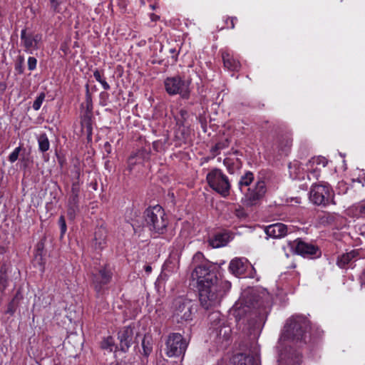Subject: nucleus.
<instances>
[{
	"label": "nucleus",
	"mask_w": 365,
	"mask_h": 365,
	"mask_svg": "<svg viewBox=\"0 0 365 365\" xmlns=\"http://www.w3.org/2000/svg\"><path fill=\"white\" fill-rule=\"evenodd\" d=\"M203 259V255L200 252L196 253L192 258V263L195 265L196 262Z\"/></svg>",
	"instance_id": "obj_42"
},
{
	"label": "nucleus",
	"mask_w": 365,
	"mask_h": 365,
	"mask_svg": "<svg viewBox=\"0 0 365 365\" xmlns=\"http://www.w3.org/2000/svg\"><path fill=\"white\" fill-rule=\"evenodd\" d=\"M230 329L229 327H220V330L216 331V334H217V336H219L220 338H221V336H222V338L225 340H228L229 337H230Z\"/></svg>",
	"instance_id": "obj_35"
},
{
	"label": "nucleus",
	"mask_w": 365,
	"mask_h": 365,
	"mask_svg": "<svg viewBox=\"0 0 365 365\" xmlns=\"http://www.w3.org/2000/svg\"><path fill=\"white\" fill-rule=\"evenodd\" d=\"M166 92L171 96L179 94L182 98L190 97V83L181 77L173 76L167 78L164 81Z\"/></svg>",
	"instance_id": "obj_7"
},
{
	"label": "nucleus",
	"mask_w": 365,
	"mask_h": 365,
	"mask_svg": "<svg viewBox=\"0 0 365 365\" xmlns=\"http://www.w3.org/2000/svg\"><path fill=\"white\" fill-rule=\"evenodd\" d=\"M234 307L236 317L242 318L247 314L250 317L255 315L257 318L256 322H261L265 313L263 309V302L257 291L253 289L245 291Z\"/></svg>",
	"instance_id": "obj_1"
},
{
	"label": "nucleus",
	"mask_w": 365,
	"mask_h": 365,
	"mask_svg": "<svg viewBox=\"0 0 365 365\" xmlns=\"http://www.w3.org/2000/svg\"><path fill=\"white\" fill-rule=\"evenodd\" d=\"M112 273L106 268L101 269L98 274L93 276L95 289L99 292L103 285L107 284L111 279Z\"/></svg>",
	"instance_id": "obj_17"
},
{
	"label": "nucleus",
	"mask_w": 365,
	"mask_h": 365,
	"mask_svg": "<svg viewBox=\"0 0 365 365\" xmlns=\"http://www.w3.org/2000/svg\"><path fill=\"white\" fill-rule=\"evenodd\" d=\"M250 267L251 264L247 259L236 257L230 261L229 269L232 274L238 277L245 274Z\"/></svg>",
	"instance_id": "obj_15"
},
{
	"label": "nucleus",
	"mask_w": 365,
	"mask_h": 365,
	"mask_svg": "<svg viewBox=\"0 0 365 365\" xmlns=\"http://www.w3.org/2000/svg\"><path fill=\"white\" fill-rule=\"evenodd\" d=\"M301 361V356L299 354L295 355V359H293V364L294 365H299Z\"/></svg>",
	"instance_id": "obj_48"
},
{
	"label": "nucleus",
	"mask_w": 365,
	"mask_h": 365,
	"mask_svg": "<svg viewBox=\"0 0 365 365\" xmlns=\"http://www.w3.org/2000/svg\"><path fill=\"white\" fill-rule=\"evenodd\" d=\"M206 180L209 186L222 197L229 195L231 185L227 176L220 169H212L207 174Z\"/></svg>",
	"instance_id": "obj_6"
},
{
	"label": "nucleus",
	"mask_w": 365,
	"mask_h": 365,
	"mask_svg": "<svg viewBox=\"0 0 365 365\" xmlns=\"http://www.w3.org/2000/svg\"><path fill=\"white\" fill-rule=\"evenodd\" d=\"M45 93H41L36 98V100L34 101V103H33V108L35 110H38L40 109L44 99H45Z\"/></svg>",
	"instance_id": "obj_36"
},
{
	"label": "nucleus",
	"mask_w": 365,
	"mask_h": 365,
	"mask_svg": "<svg viewBox=\"0 0 365 365\" xmlns=\"http://www.w3.org/2000/svg\"><path fill=\"white\" fill-rule=\"evenodd\" d=\"M23 61H24V58L20 57V63H19V65L16 66V69L18 70L20 73H23V69L21 67V63H23Z\"/></svg>",
	"instance_id": "obj_47"
},
{
	"label": "nucleus",
	"mask_w": 365,
	"mask_h": 365,
	"mask_svg": "<svg viewBox=\"0 0 365 365\" xmlns=\"http://www.w3.org/2000/svg\"><path fill=\"white\" fill-rule=\"evenodd\" d=\"M133 160H134V156H130L128 159V169L129 170L130 172L133 170V165L135 163V162Z\"/></svg>",
	"instance_id": "obj_43"
},
{
	"label": "nucleus",
	"mask_w": 365,
	"mask_h": 365,
	"mask_svg": "<svg viewBox=\"0 0 365 365\" xmlns=\"http://www.w3.org/2000/svg\"><path fill=\"white\" fill-rule=\"evenodd\" d=\"M38 144L39 150L44 153L49 150L50 143L48 138L46 134H41L38 138Z\"/></svg>",
	"instance_id": "obj_26"
},
{
	"label": "nucleus",
	"mask_w": 365,
	"mask_h": 365,
	"mask_svg": "<svg viewBox=\"0 0 365 365\" xmlns=\"http://www.w3.org/2000/svg\"><path fill=\"white\" fill-rule=\"evenodd\" d=\"M235 359L237 360V363L235 365H258L257 360L250 356L240 354ZM235 362L236 360H235Z\"/></svg>",
	"instance_id": "obj_25"
},
{
	"label": "nucleus",
	"mask_w": 365,
	"mask_h": 365,
	"mask_svg": "<svg viewBox=\"0 0 365 365\" xmlns=\"http://www.w3.org/2000/svg\"><path fill=\"white\" fill-rule=\"evenodd\" d=\"M360 282L362 287H365V269L360 275Z\"/></svg>",
	"instance_id": "obj_46"
},
{
	"label": "nucleus",
	"mask_w": 365,
	"mask_h": 365,
	"mask_svg": "<svg viewBox=\"0 0 365 365\" xmlns=\"http://www.w3.org/2000/svg\"><path fill=\"white\" fill-rule=\"evenodd\" d=\"M333 193L328 184L312 185L309 192V199L315 205H327L335 204Z\"/></svg>",
	"instance_id": "obj_8"
},
{
	"label": "nucleus",
	"mask_w": 365,
	"mask_h": 365,
	"mask_svg": "<svg viewBox=\"0 0 365 365\" xmlns=\"http://www.w3.org/2000/svg\"><path fill=\"white\" fill-rule=\"evenodd\" d=\"M78 196L71 195L68 202V215L70 218H74L76 212L78 211Z\"/></svg>",
	"instance_id": "obj_23"
},
{
	"label": "nucleus",
	"mask_w": 365,
	"mask_h": 365,
	"mask_svg": "<svg viewBox=\"0 0 365 365\" xmlns=\"http://www.w3.org/2000/svg\"><path fill=\"white\" fill-rule=\"evenodd\" d=\"M110 365H118V364H111Z\"/></svg>",
	"instance_id": "obj_54"
},
{
	"label": "nucleus",
	"mask_w": 365,
	"mask_h": 365,
	"mask_svg": "<svg viewBox=\"0 0 365 365\" xmlns=\"http://www.w3.org/2000/svg\"><path fill=\"white\" fill-rule=\"evenodd\" d=\"M266 234L273 238L284 237L288 232L287 227L282 223H275L268 225L265 228Z\"/></svg>",
	"instance_id": "obj_18"
},
{
	"label": "nucleus",
	"mask_w": 365,
	"mask_h": 365,
	"mask_svg": "<svg viewBox=\"0 0 365 365\" xmlns=\"http://www.w3.org/2000/svg\"><path fill=\"white\" fill-rule=\"evenodd\" d=\"M230 241V235L227 232H219L208 240L209 245L212 248H219L225 246Z\"/></svg>",
	"instance_id": "obj_20"
},
{
	"label": "nucleus",
	"mask_w": 365,
	"mask_h": 365,
	"mask_svg": "<svg viewBox=\"0 0 365 365\" xmlns=\"http://www.w3.org/2000/svg\"><path fill=\"white\" fill-rule=\"evenodd\" d=\"M349 212H352L355 216H359L361 215H365V201L361 202L357 205H353L349 209Z\"/></svg>",
	"instance_id": "obj_27"
},
{
	"label": "nucleus",
	"mask_w": 365,
	"mask_h": 365,
	"mask_svg": "<svg viewBox=\"0 0 365 365\" xmlns=\"http://www.w3.org/2000/svg\"><path fill=\"white\" fill-rule=\"evenodd\" d=\"M223 164L230 174H235L242 166L241 162L237 158H226L223 160Z\"/></svg>",
	"instance_id": "obj_22"
},
{
	"label": "nucleus",
	"mask_w": 365,
	"mask_h": 365,
	"mask_svg": "<svg viewBox=\"0 0 365 365\" xmlns=\"http://www.w3.org/2000/svg\"><path fill=\"white\" fill-rule=\"evenodd\" d=\"M21 150V147L19 146L16 148L14 151L9 155V160L13 163L17 160L19 153Z\"/></svg>",
	"instance_id": "obj_38"
},
{
	"label": "nucleus",
	"mask_w": 365,
	"mask_h": 365,
	"mask_svg": "<svg viewBox=\"0 0 365 365\" xmlns=\"http://www.w3.org/2000/svg\"><path fill=\"white\" fill-rule=\"evenodd\" d=\"M53 365H60V364H53Z\"/></svg>",
	"instance_id": "obj_55"
},
{
	"label": "nucleus",
	"mask_w": 365,
	"mask_h": 365,
	"mask_svg": "<svg viewBox=\"0 0 365 365\" xmlns=\"http://www.w3.org/2000/svg\"><path fill=\"white\" fill-rule=\"evenodd\" d=\"M151 270H152V267L150 265H146L145 267V271L147 272V273H150L151 272Z\"/></svg>",
	"instance_id": "obj_51"
},
{
	"label": "nucleus",
	"mask_w": 365,
	"mask_h": 365,
	"mask_svg": "<svg viewBox=\"0 0 365 365\" xmlns=\"http://www.w3.org/2000/svg\"><path fill=\"white\" fill-rule=\"evenodd\" d=\"M209 317L211 322L212 320L215 321L216 319H218L220 321V314L218 312L212 313Z\"/></svg>",
	"instance_id": "obj_44"
},
{
	"label": "nucleus",
	"mask_w": 365,
	"mask_h": 365,
	"mask_svg": "<svg viewBox=\"0 0 365 365\" xmlns=\"http://www.w3.org/2000/svg\"><path fill=\"white\" fill-rule=\"evenodd\" d=\"M165 344L167 356L173 357L183 355L188 343L180 334L173 333L168 336Z\"/></svg>",
	"instance_id": "obj_9"
},
{
	"label": "nucleus",
	"mask_w": 365,
	"mask_h": 365,
	"mask_svg": "<svg viewBox=\"0 0 365 365\" xmlns=\"http://www.w3.org/2000/svg\"><path fill=\"white\" fill-rule=\"evenodd\" d=\"M170 52H171V53H175V49H170Z\"/></svg>",
	"instance_id": "obj_53"
},
{
	"label": "nucleus",
	"mask_w": 365,
	"mask_h": 365,
	"mask_svg": "<svg viewBox=\"0 0 365 365\" xmlns=\"http://www.w3.org/2000/svg\"><path fill=\"white\" fill-rule=\"evenodd\" d=\"M254 180V175L252 172L247 171L243 175L241 176L238 187L241 192H243L244 188L248 187Z\"/></svg>",
	"instance_id": "obj_24"
},
{
	"label": "nucleus",
	"mask_w": 365,
	"mask_h": 365,
	"mask_svg": "<svg viewBox=\"0 0 365 365\" xmlns=\"http://www.w3.org/2000/svg\"><path fill=\"white\" fill-rule=\"evenodd\" d=\"M350 255L348 253L342 255L337 260V264L339 267L343 268L352 260L350 257Z\"/></svg>",
	"instance_id": "obj_32"
},
{
	"label": "nucleus",
	"mask_w": 365,
	"mask_h": 365,
	"mask_svg": "<svg viewBox=\"0 0 365 365\" xmlns=\"http://www.w3.org/2000/svg\"><path fill=\"white\" fill-rule=\"evenodd\" d=\"M309 328V322L306 317L300 315L293 316L287 321L280 339L304 340Z\"/></svg>",
	"instance_id": "obj_3"
},
{
	"label": "nucleus",
	"mask_w": 365,
	"mask_h": 365,
	"mask_svg": "<svg viewBox=\"0 0 365 365\" xmlns=\"http://www.w3.org/2000/svg\"><path fill=\"white\" fill-rule=\"evenodd\" d=\"M294 249L297 254L304 257H309L319 255L317 247L302 240L297 241Z\"/></svg>",
	"instance_id": "obj_16"
},
{
	"label": "nucleus",
	"mask_w": 365,
	"mask_h": 365,
	"mask_svg": "<svg viewBox=\"0 0 365 365\" xmlns=\"http://www.w3.org/2000/svg\"><path fill=\"white\" fill-rule=\"evenodd\" d=\"M63 2V0H50L51 7L53 11L56 13L61 12V5Z\"/></svg>",
	"instance_id": "obj_37"
},
{
	"label": "nucleus",
	"mask_w": 365,
	"mask_h": 365,
	"mask_svg": "<svg viewBox=\"0 0 365 365\" xmlns=\"http://www.w3.org/2000/svg\"><path fill=\"white\" fill-rule=\"evenodd\" d=\"M349 255H350V257L351 259H354L358 255V252L356 250H352L350 252H348Z\"/></svg>",
	"instance_id": "obj_49"
},
{
	"label": "nucleus",
	"mask_w": 365,
	"mask_h": 365,
	"mask_svg": "<svg viewBox=\"0 0 365 365\" xmlns=\"http://www.w3.org/2000/svg\"><path fill=\"white\" fill-rule=\"evenodd\" d=\"M267 192L265 182L262 180H258L255 185L249 187L245 195L244 204L246 206H253L264 196Z\"/></svg>",
	"instance_id": "obj_11"
},
{
	"label": "nucleus",
	"mask_w": 365,
	"mask_h": 365,
	"mask_svg": "<svg viewBox=\"0 0 365 365\" xmlns=\"http://www.w3.org/2000/svg\"><path fill=\"white\" fill-rule=\"evenodd\" d=\"M304 165L293 163L289 165V173L290 175L294 178L299 180H304L307 177L306 171H302V168Z\"/></svg>",
	"instance_id": "obj_21"
},
{
	"label": "nucleus",
	"mask_w": 365,
	"mask_h": 365,
	"mask_svg": "<svg viewBox=\"0 0 365 365\" xmlns=\"http://www.w3.org/2000/svg\"><path fill=\"white\" fill-rule=\"evenodd\" d=\"M80 192V185L78 182H73L71 187V195L78 196Z\"/></svg>",
	"instance_id": "obj_41"
},
{
	"label": "nucleus",
	"mask_w": 365,
	"mask_h": 365,
	"mask_svg": "<svg viewBox=\"0 0 365 365\" xmlns=\"http://www.w3.org/2000/svg\"><path fill=\"white\" fill-rule=\"evenodd\" d=\"M227 146V143H217L213 147L211 148V153L215 156L220 153V151Z\"/></svg>",
	"instance_id": "obj_34"
},
{
	"label": "nucleus",
	"mask_w": 365,
	"mask_h": 365,
	"mask_svg": "<svg viewBox=\"0 0 365 365\" xmlns=\"http://www.w3.org/2000/svg\"><path fill=\"white\" fill-rule=\"evenodd\" d=\"M224 66L229 71H236L240 68V61L229 51H222Z\"/></svg>",
	"instance_id": "obj_19"
},
{
	"label": "nucleus",
	"mask_w": 365,
	"mask_h": 365,
	"mask_svg": "<svg viewBox=\"0 0 365 365\" xmlns=\"http://www.w3.org/2000/svg\"><path fill=\"white\" fill-rule=\"evenodd\" d=\"M0 284H1L3 289L7 286L6 279L3 274L0 277Z\"/></svg>",
	"instance_id": "obj_45"
},
{
	"label": "nucleus",
	"mask_w": 365,
	"mask_h": 365,
	"mask_svg": "<svg viewBox=\"0 0 365 365\" xmlns=\"http://www.w3.org/2000/svg\"><path fill=\"white\" fill-rule=\"evenodd\" d=\"M120 349L125 352L134 342V331L130 326L122 328L118 334Z\"/></svg>",
	"instance_id": "obj_14"
},
{
	"label": "nucleus",
	"mask_w": 365,
	"mask_h": 365,
	"mask_svg": "<svg viewBox=\"0 0 365 365\" xmlns=\"http://www.w3.org/2000/svg\"><path fill=\"white\" fill-rule=\"evenodd\" d=\"M41 39V34L27 33L26 29L21 31V43L27 53H32L34 51L38 49Z\"/></svg>",
	"instance_id": "obj_13"
},
{
	"label": "nucleus",
	"mask_w": 365,
	"mask_h": 365,
	"mask_svg": "<svg viewBox=\"0 0 365 365\" xmlns=\"http://www.w3.org/2000/svg\"><path fill=\"white\" fill-rule=\"evenodd\" d=\"M133 228V230L135 232H138V229L140 227V226H138L135 223H132L131 224Z\"/></svg>",
	"instance_id": "obj_52"
},
{
	"label": "nucleus",
	"mask_w": 365,
	"mask_h": 365,
	"mask_svg": "<svg viewBox=\"0 0 365 365\" xmlns=\"http://www.w3.org/2000/svg\"><path fill=\"white\" fill-rule=\"evenodd\" d=\"M93 76L95 79L101 84L104 90L107 91L110 89V87L109 84L106 81L105 78L103 77V76L101 75V72L98 70L94 71Z\"/></svg>",
	"instance_id": "obj_28"
},
{
	"label": "nucleus",
	"mask_w": 365,
	"mask_h": 365,
	"mask_svg": "<svg viewBox=\"0 0 365 365\" xmlns=\"http://www.w3.org/2000/svg\"><path fill=\"white\" fill-rule=\"evenodd\" d=\"M36 64H37V60L36 58L32 57V56L29 57V58H28L29 70L34 71L36 67Z\"/></svg>",
	"instance_id": "obj_39"
},
{
	"label": "nucleus",
	"mask_w": 365,
	"mask_h": 365,
	"mask_svg": "<svg viewBox=\"0 0 365 365\" xmlns=\"http://www.w3.org/2000/svg\"><path fill=\"white\" fill-rule=\"evenodd\" d=\"M187 116V112L184 109H181L179 113L175 117L177 124L179 125H185V122Z\"/></svg>",
	"instance_id": "obj_31"
},
{
	"label": "nucleus",
	"mask_w": 365,
	"mask_h": 365,
	"mask_svg": "<svg viewBox=\"0 0 365 365\" xmlns=\"http://www.w3.org/2000/svg\"><path fill=\"white\" fill-rule=\"evenodd\" d=\"M195 312L196 304L189 299L178 297L173 302L172 317L178 323L192 321Z\"/></svg>",
	"instance_id": "obj_5"
},
{
	"label": "nucleus",
	"mask_w": 365,
	"mask_h": 365,
	"mask_svg": "<svg viewBox=\"0 0 365 365\" xmlns=\"http://www.w3.org/2000/svg\"><path fill=\"white\" fill-rule=\"evenodd\" d=\"M210 266L207 262H202L201 264L195 265L191 277L193 280L197 281L198 288L219 280L215 273L210 270Z\"/></svg>",
	"instance_id": "obj_10"
},
{
	"label": "nucleus",
	"mask_w": 365,
	"mask_h": 365,
	"mask_svg": "<svg viewBox=\"0 0 365 365\" xmlns=\"http://www.w3.org/2000/svg\"><path fill=\"white\" fill-rule=\"evenodd\" d=\"M58 224L61 228V235H63L66 232V224L65 218L61 215L58 219Z\"/></svg>",
	"instance_id": "obj_40"
},
{
	"label": "nucleus",
	"mask_w": 365,
	"mask_h": 365,
	"mask_svg": "<svg viewBox=\"0 0 365 365\" xmlns=\"http://www.w3.org/2000/svg\"><path fill=\"white\" fill-rule=\"evenodd\" d=\"M142 346L143 349V354L145 356H148L153 349L150 339L148 336H145L142 341Z\"/></svg>",
	"instance_id": "obj_29"
},
{
	"label": "nucleus",
	"mask_w": 365,
	"mask_h": 365,
	"mask_svg": "<svg viewBox=\"0 0 365 365\" xmlns=\"http://www.w3.org/2000/svg\"><path fill=\"white\" fill-rule=\"evenodd\" d=\"M230 20V19H227V21ZM235 21H237V18L236 17H232L230 19V23H231V26L230 28L231 29H234L235 28Z\"/></svg>",
	"instance_id": "obj_50"
},
{
	"label": "nucleus",
	"mask_w": 365,
	"mask_h": 365,
	"mask_svg": "<svg viewBox=\"0 0 365 365\" xmlns=\"http://www.w3.org/2000/svg\"><path fill=\"white\" fill-rule=\"evenodd\" d=\"M114 345V340L112 337L108 336L103 340L101 342V347L103 349H109L110 351H112L113 346Z\"/></svg>",
	"instance_id": "obj_33"
},
{
	"label": "nucleus",
	"mask_w": 365,
	"mask_h": 365,
	"mask_svg": "<svg viewBox=\"0 0 365 365\" xmlns=\"http://www.w3.org/2000/svg\"><path fill=\"white\" fill-rule=\"evenodd\" d=\"M327 163V160L324 157H314L304 164L302 171H306L308 180H317L320 175L322 168L326 167Z\"/></svg>",
	"instance_id": "obj_12"
},
{
	"label": "nucleus",
	"mask_w": 365,
	"mask_h": 365,
	"mask_svg": "<svg viewBox=\"0 0 365 365\" xmlns=\"http://www.w3.org/2000/svg\"><path fill=\"white\" fill-rule=\"evenodd\" d=\"M292 145V140L291 138H285L282 141H281L279 145V149L285 155H287V153L289 151Z\"/></svg>",
	"instance_id": "obj_30"
},
{
	"label": "nucleus",
	"mask_w": 365,
	"mask_h": 365,
	"mask_svg": "<svg viewBox=\"0 0 365 365\" xmlns=\"http://www.w3.org/2000/svg\"><path fill=\"white\" fill-rule=\"evenodd\" d=\"M225 287L228 288L230 284L221 280L200 287L198 290L201 306L205 309L217 306L225 293Z\"/></svg>",
	"instance_id": "obj_2"
},
{
	"label": "nucleus",
	"mask_w": 365,
	"mask_h": 365,
	"mask_svg": "<svg viewBox=\"0 0 365 365\" xmlns=\"http://www.w3.org/2000/svg\"><path fill=\"white\" fill-rule=\"evenodd\" d=\"M145 226L153 234H163L167 230L168 220L160 205L148 207L144 212Z\"/></svg>",
	"instance_id": "obj_4"
}]
</instances>
